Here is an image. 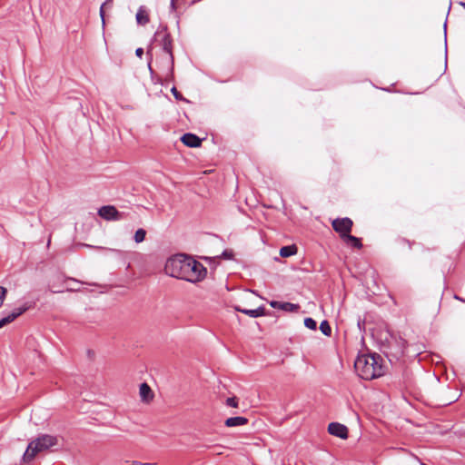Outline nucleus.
<instances>
[{
  "mask_svg": "<svg viewBox=\"0 0 465 465\" xmlns=\"http://www.w3.org/2000/svg\"><path fill=\"white\" fill-rule=\"evenodd\" d=\"M382 359L380 355L363 354L357 357L354 368L358 375L363 380H373L384 373Z\"/></svg>",
  "mask_w": 465,
  "mask_h": 465,
  "instance_id": "f257e3e1",
  "label": "nucleus"
},
{
  "mask_svg": "<svg viewBox=\"0 0 465 465\" xmlns=\"http://www.w3.org/2000/svg\"><path fill=\"white\" fill-rule=\"evenodd\" d=\"M58 437L50 434H41L31 440L23 455V460L30 463L37 454L49 450L58 444Z\"/></svg>",
  "mask_w": 465,
  "mask_h": 465,
  "instance_id": "f03ea898",
  "label": "nucleus"
},
{
  "mask_svg": "<svg viewBox=\"0 0 465 465\" xmlns=\"http://www.w3.org/2000/svg\"><path fill=\"white\" fill-rule=\"evenodd\" d=\"M190 256L185 254H176L166 261L164 271L166 274L186 281V276L189 272Z\"/></svg>",
  "mask_w": 465,
  "mask_h": 465,
  "instance_id": "7ed1b4c3",
  "label": "nucleus"
},
{
  "mask_svg": "<svg viewBox=\"0 0 465 465\" xmlns=\"http://www.w3.org/2000/svg\"><path fill=\"white\" fill-rule=\"evenodd\" d=\"M154 39L160 44L163 53H165V58L169 64L172 62L173 40L165 27L158 29L154 34Z\"/></svg>",
  "mask_w": 465,
  "mask_h": 465,
  "instance_id": "20e7f679",
  "label": "nucleus"
},
{
  "mask_svg": "<svg viewBox=\"0 0 465 465\" xmlns=\"http://www.w3.org/2000/svg\"><path fill=\"white\" fill-rule=\"evenodd\" d=\"M188 261L190 264L188 269L189 272H186V281L195 282L202 280L206 274V269L201 262H197L192 257H190V260Z\"/></svg>",
  "mask_w": 465,
  "mask_h": 465,
  "instance_id": "39448f33",
  "label": "nucleus"
},
{
  "mask_svg": "<svg viewBox=\"0 0 465 465\" xmlns=\"http://www.w3.org/2000/svg\"><path fill=\"white\" fill-rule=\"evenodd\" d=\"M331 225L333 230L340 234V237L342 240L345 236L351 233L353 222L348 217L337 218L332 221Z\"/></svg>",
  "mask_w": 465,
  "mask_h": 465,
  "instance_id": "423d86ee",
  "label": "nucleus"
},
{
  "mask_svg": "<svg viewBox=\"0 0 465 465\" xmlns=\"http://www.w3.org/2000/svg\"><path fill=\"white\" fill-rule=\"evenodd\" d=\"M98 215L106 221H119L127 217L125 213L119 212L113 205L102 206L98 210Z\"/></svg>",
  "mask_w": 465,
  "mask_h": 465,
  "instance_id": "0eeeda50",
  "label": "nucleus"
},
{
  "mask_svg": "<svg viewBox=\"0 0 465 465\" xmlns=\"http://www.w3.org/2000/svg\"><path fill=\"white\" fill-rule=\"evenodd\" d=\"M328 432L342 440H346L349 436L348 428L339 422H331L328 425Z\"/></svg>",
  "mask_w": 465,
  "mask_h": 465,
  "instance_id": "6e6552de",
  "label": "nucleus"
},
{
  "mask_svg": "<svg viewBox=\"0 0 465 465\" xmlns=\"http://www.w3.org/2000/svg\"><path fill=\"white\" fill-rule=\"evenodd\" d=\"M160 68L163 71L165 77H172L173 74L174 57L172 53V62L169 64L165 58V53H163L159 59H157Z\"/></svg>",
  "mask_w": 465,
  "mask_h": 465,
  "instance_id": "1a4fd4ad",
  "label": "nucleus"
},
{
  "mask_svg": "<svg viewBox=\"0 0 465 465\" xmlns=\"http://www.w3.org/2000/svg\"><path fill=\"white\" fill-rule=\"evenodd\" d=\"M29 309V306L25 304L22 307L15 309L11 313H9L6 317H4L0 320V329L4 326L11 323L14 322L17 317L22 315L24 312H25Z\"/></svg>",
  "mask_w": 465,
  "mask_h": 465,
  "instance_id": "9d476101",
  "label": "nucleus"
},
{
  "mask_svg": "<svg viewBox=\"0 0 465 465\" xmlns=\"http://www.w3.org/2000/svg\"><path fill=\"white\" fill-rule=\"evenodd\" d=\"M181 141L183 144L192 148L199 147L202 143L201 139L197 135L191 133L184 134L181 137Z\"/></svg>",
  "mask_w": 465,
  "mask_h": 465,
  "instance_id": "9b49d317",
  "label": "nucleus"
},
{
  "mask_svg": "<svg viewBox=\"0 0 465 465\" xmlns=\"http://www.w3.org/2000/svg\"><path fill=\"white\" fill-rule=\"evenodd\" d=\"M139 395H140L142 401L147 402V403L150 402L153 399V396H154L152 389L145 382H143L140 385Z\"/></svg>",
  "mask_w": 465,
  "mask_h": 465,
  "instance_id": "f8f14e48",
  "label": "nucleus"
},
{
  "mask_svg": "<svg viewBox=\"0 0 465 465\" xmlns=\"http://www.w3.org/2000/svg\"><path fill=\"white\" fill-rule=\"evenodd\" d=\"M135 19L138 25H145L150 22L149 13L145 6L141 5L136 13Z\"/></svg>",
  "mask_w": 465,
  "mask_h": 465,
  "instance_id": "ddd939ff",
  "label": "nucleus"
},
{
  "mask_svg": "<svg viewBox=\"0 0 465 465\" xmlns=\"http://www.w3.org/2000/svg\"><path fill=\"white\" fill-rule=\"evenodd\" d=\"M270 305L274 309H281L285 312H295L299 309L298 304L291 303V302H281L277 301H272Z\"/></svg>",
  "mask_w": 465,
  "mask_h": 465,
  "instance_id": "4468645a",
  "label": "nucleus"
},
{
  "mask_svg": "<svg viewBox=\"0 0 465 465\" xmlns=\"http://www.w3.org/2000/svg\"><path fill=\"white\" fill-rule=\"evenodd\" d=\"M234 310L237 312H241L252 318H257L265 315V308L263 306H260L259 308L254 310L242 309L240 306H235Z\"/></svg>",
  "mask_w": 465,
  "mask_h": 465,
  "instance_id": "2eb2a0df",
  "label": "nucleus"
},
{
  "mask_svg": "<svg viewBox=\"0 0 465 465\" xmlns=\"http://www.w3.org/2000/svg\"><path fill=\"white\" fill-rule=\"evenodd\" d=\"M224 423L227 427L243 426L248 423V419L242 416L231 417L228 418Z\"/></svg>",
  "mask_w": 465,
  "mask_h": 465,
  "instance_id": "dca6fc26",
  "label": "nucleus"
},
{
  "mask_svg": "<svg viewBox=\"0 0 465 465\" xmlns=\"http://www.w3.org/2000/svg\"><path fill=\"white\" fill-rule=\"evenodd\" d=\"M342 241L344 242V243L346 245L356 248V249H361L362 247L361 239L351 235V233H349L347 236H345L342 239Z\"/></svg>",
  "mask_w": 465,
  "mask_h": 465,
  "instance_id": "f3484780",
  "label": "nucleus"
},
{
  "mask_svg": "<svg viewBox=\"0 0 465 465\" xmlns=\"http://www.w3.org/2000/svg\"><path fill=\"white\" fill-rule=\"evenodd\" d=\"M296 252H297V247L294 244L283 246L280 249V255L284 258L294 255V254H296Z\"/></svg>",
  "mask_w": 465,
  "mask_h": 465,
  "instance_id": "a211bd4d",
  "label": "nucleus"
},
{
  "mask_svg": "<svg viewBox=\"0 0 465 465\" xmlns=\"http://www.w3.org/2000/svg\"><path fill=\"white\" fill-rule=\"evenodd\" d=\"M114 0H106L100 7V16L102 19L103 26L105 25L104 14L105 9H111L113 7Z\"/></svg>",
  "mask_w": 465,
  "mask_h": 465,
  "instance_id": "6ab92c4d",
  "label": "nucleus"
},
{
  "mask_svg": "<svg viewBox=\"0 0 465 465\" xmlns=\"http://www.w3.org/2000/svg\"><path fill=\"white\" fill-rule=\"evenodd\" d=\"M320 330L326 336H331V325L328 322V321H322L321 322Z\"/></svg>",
  "mask_w": 465,
  "mask_h": 465,
  "instance_id": "aec40b11",
  "label": "nucleus"
},
{
  "mask_svg": "<svg viewBox=\"0 0 465 465\" xmlns=\"http://www.w3.org/2000/svg\"><path fill=\"white\" fill-rule=\"evenodd\" d=\"M146 235V232L143 229H138L134 233V241L137 243H140L144 241Z\"/></svg>",
  "mask_w": 465,
  "mask_h": 465,
  "instance_id": "412c9836",
  "label": "nucleus"
},
{
  "mask_svg": "<svg viewBox=\"0 0 465 465\" xmlns=\"http://www.w3.org/2000/svg\"><path fill=\"white\" fill-rule=\"evenodd\" d=\"M304 325L310 329V330H316L317 328V322L312 318H305L304 320Z\"/></svg>",
  "mask_w": 465,
  "mask_h": 465,
  "instance_id": "4be33fe9",
  "label": "nucleus"
},
{
  "mask_svg": "<svg viewBox=\"0 0 465 465\" xmlns=\"http://www.w3.org/2000/svg\"><path fill=\"white\" fill-rule=\"evenodd\" d=\"M226 405L232 408L238 407V399L236 397H230L226 400Z\"/></svg>",
  "mask_w": 465,
  "mask_h": 465,
  "instance_id": "5701e85b",
  "label": "nucleus"
},
{
  "mask_svg": "<svg viewBox=\"0 0 465 465\" xmlns=\"http://www.w3.org/2000/svg\"><path fill=\"white\" fill-rule=\"evenodd\" d=\"M7 290L5 287L0 286V307L3 305L5 299Z\"/></svg>",
  "mask_w": 465,
  "mask_h": 465,
  "instance_id": "b1692460",
  "label": "nucleus"
},
{
  "mask_svg": "<svg viewBox=\"0 0 465 465\" xmlns=\"http://www.w3.org/2000/svg\"><path fill=\"white\" fill-rule=\"evenodd\" d=\"M181 7L179 0H171V8L173 11H177Z\"/></svg>",
  "mask_w": 465,
  "mask_h": 465,
  "instance_id": "393cba45",
  "label": "nucleus"
},
{
  "mask_svg": "<svg viewBox=\"0 0 465 465\" xmlns=\"http://www.w3.org/2000/svg\"><path fill=\"white\" fill-rule=\"evenodd\" d=\"M171 92L177 100H184V98L182 96V94L177 91L175 87H173Z\"/></svg>",
  "mask_w": 465,
  "mask_h": 465,
  "instance_id": "a878e982",
  "label": "nucleus"
},
{
  "mask_svg": "<svg viewBox=\"0 0 465 465\" xmlns=\"http://www.w3.org/2000/svg\"><path fill=\"white\" fill-rule=\"evenodd\" d=\"M233 255V252L232 251H228V250H225L223 253H222V257L224 258V259H231Z\"/></svg>",
  "mask_w": 465,
  "mask_h": 465,
  "instance_id": "bb28decb",
  "label": "nucleus"
},
{
  "mask_svg": "<svg viewBox=\"0 0 465 465\" xmlns=\"http://www.w3.org/2000/svg\"><path fill=\"white\" fill-rule=\"evenodd\" d=\"M135 54L139 57V58H142L143 54V49L139 47L135 50Z\"/></svg>",
  "mask_w": 465,
  "mask_h": 465,
  "instance_id": "cd10ccee",
  "label": "nucleus"
},
{
  "mask_svg": "<svg viewBox=\"0 0 465 465\" xmlns=\"http://www.w3.org/2000/svg\"><path fill=\"white\" fill-rule=\"evenodd\" d=\"M134 464H136V465H152V463H142V462H138V461H135Z\"/></svg>",
  "mask_w": 465,
  "mask_h": 465,
  "instance_id": "c85d7f7f",
  "label": "nucleus"
},
{
  "mask_svg": "<svg viewBox=\"0 0 465 465\" xmlns=\"http://www.w3.org/2000/svg\"><path fill=\"white\" fill-rule=\"evenodd\" d=\"M148 67H149V70H150L151 74H153V69H152V67H151V62H149V63H148Z\"/></svg>",
  "mask_w": 465,
  "mask_h": 465,
  "instance_id": "c756f323",
  "label": "nucleus"
},
{
  "mask_svg": "<svg viewBox=\"0 0 465 465\" xmlns=\"http://www.w3.org/2000/svg\"><path fill=\"white\" fill-rule=\"evenodd\" d=\"M460 5L465 7V0H462V2L460 3Z\"/></svg>",
  "mask_w": 465,
  "mask_h": 465,
  "instance_id": "7c9ffc66",
  "label": "nucleus"
},
{
  "mask_svg": "<svg viewBox=\"0 0 465 465\" xmlns=\"http://www.w3.org/2000/svg\"><path fill=\"white\" fill-rule=\"evenodd\" d=\"M147 55L152 56V54H151V50H150V49H148V50H147Z\"/></svg>",
  "mask_w": 465,
  "mask_h": 465,
  "instance_id": "2f4dec72",
  "label": "nucleus"
},
{
  "mask_svg": "<svg viewBox=\"0 0 465 465\" xmlns=\"http://www.w3.org/2000/svg\"><path fill=\"white\" fill-rule=\"evenodd\" d=\"M421 465H426V464L422 463Z\"/></svg>",
  "mask_w": 465,
  "mask_h": 465,
  "instance_id": "473e14b6",
  "label": "nucleus"
}]
</instances>
